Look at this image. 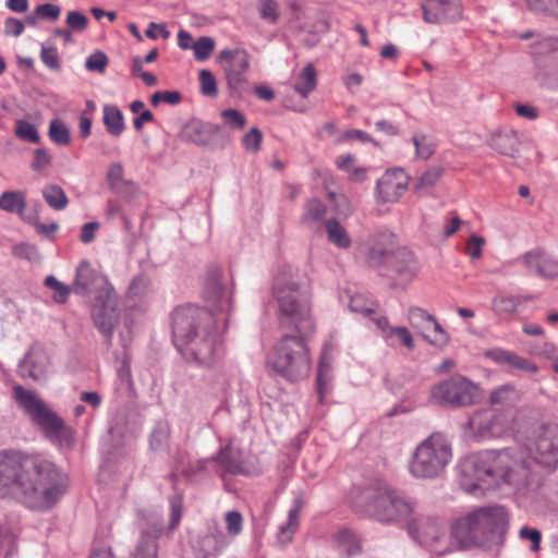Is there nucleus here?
<instances>
[{"label": "nucleus", "mask_w": 558, "mask_h": 558, "mask_svg": "<svg viewBox=\"0 0 558 558\" xmlns=\"http://www.w3.org/2000/svg\"><path fill=\"white\" fill-rule=\"evenodd\" d=\"M104 124L107 132L114 137L123 133L125 129L123 113L116 105L104 106Z\"/></svg>", "instance_id": "obj_31"}, {"label": "nucleus", "mask_w": 558, "mask_h": 558, "mask_svg": "<svg viewBox=\"0 0 558 558\" xmlns=\"http://www.w3.org/2000/svg\"><path fill=\"white\" fill-rule=\"evenodd\" d=\"M508 514L501 506L476 509L456 522V543L460 548L497 544L506 533Z\"/></svg>", "instance_id": "obj_4"}, {"label": "nucleus", "mask_w": 558, "mask_h": 558, "mask_svg": "<svg viewBox=\"0 0 558 558\" xmlns=\"http://www.w3.org/2000/svg\"><path fill=\"white\" fill-rule=\"evenodd\" d=\"M41 61L46 66L53 71L60 70V58L56 47H41L40 51Z\"/></svg>", "instance_id": "obj_59"}, {"label": "nucleus", "mask_w": 558, "mask_h": 558, "mask_svg": "<svg viewBox=\"0 0 558 558\" xmlns=\"http://www.w3.org/2000/svg\"><path fill=\"white\" fill-rule=\"evenodd\" d=\"M520 400V393L515 386L505 384L494 389L489 395V402L493 405L510 407Z\"/></svg>", "instance_id": "obj_32"}, {"label": "nucleus", "mask_w": 558, "mask_h": 558, "mask_svg": "<svg viewBox=\"0 0 558 558\" xmlns=\"http://www.w3.org/2000/svg\"><path fill=\"white\" fill-rule=\"evenodd\" d=\"M226 527L230 535H238L242 531V514L239 511H229L226 513Z\"/></svg>", "instance_id": "obj_62"}, {"label": "nucleus", "mask_w": 558, "mask_h": 558, "mask_svg": "<svg viewBox=\"0 0 558 558\" xmlns=\"http://www.w3.org/2000/svg\"><path fill=\"white\" fill-rule=\"evenodd\" d=\"M65 23L72 32L82 33L87 28L89 20L80 11H69Z\"/></svg>", "instance_id": "obj_55"}, {"label": "nucleus", "mask_w": 558, "mask_h": 558, "mask_svg": "<svg viewBox=\"0 0 558 558\" xmlns=\"http://www.w3.org/2000/svg\"><path fill=\"white\" fill-rule=\"evenodd\" d=\"M41 193L47 205L54 210H63L69 204L65 192L58 184L46 185Z\"/></svg>", "instance_id": "obj_35"}, {"label": "nucleus", "mask_w": 558, "mask_h": 558, "mask_svg": "<svg viewBox=\"0 0 558 558\" xmlns=\"http://www.w3.org/2000/svg\"><path fill=\"white\" fill-rule=\"evenodd\" d=\"M410 177L402 168L387 170L377 181L376 197L380 203H396L409 186Z\"/></svg>", "instance_id": "obj_16"}, {"label": "nucleus", "mask_w": 558, "mask_h": 558, "mask_svg": "<svg viewBox=\"0 0 558 558\" xmlns=\"http://www.w3.org/2000/svg\"><path fill=\"white\" fill-rule=\"evenodd\" d=\"M339 549L348 557H354L362 553V545L359 536L350 530H341L336 534Z\"/></svg>", "instance_id": "obj_33"}, {"label": "nucleus", "mask_w": 558, "mask_h": 558, "mask_svg": "<svg viewBox=\"0 0 558 558\" xmlns=\"http://www.w3.org/2000/svg\"><path fill=\"white\" fill-rule=\"evenodd\" d=\"M531 295H510V294H497L492 301L493 312L502 318H508L513 314L518 313L520 307L533 301Z\"/></svg>", "instance_id": "obj_24"}, {"label": "nucleus", "mask_w": 558, "mask_h": 558, "mask_svg": "<svg viewBox=\"0 0 558 558\" xmlns=\"http://www.w3.org/2000/svg\"><path fill=\"white\" fill-rule=\"evenodd\" d=\"M221 118L223 119L226 125L234 130H243L246 125L245 116L236 109L229 108L222 110Z\"/></svg>", "instance_id": "obj_53"}, {"label": "nucleus", "mask_w": 558, "mask_h": 558, "mask_svg": "<svg viewBox=\"0 0 558 558\" xmlns=\"http://www.w3.org/2000/svg\"><path fill=\"white\" fill-rule=\"evenodd\" d=\"M218 59L227 63L223 71L247 72L250 69V53L243 48L223 49Z\"/></svg>", "instance_id": "obj_26"}, {"label": "nucleus", "mask_w": 558, "mask_h": 558, "mask_svg": "<svg viewBox=\"0 0 558 558\" xmlns=\"http://www.w3.org/2000/svg\"><path fill=\"white\" fill-rule=\"evenodd\" d=\"M50 361L46 350L38 344H34L20 362L19 375L22 378L40 380L46 377Z\"/></svg>", "instance_id": "obj_18"}, {"label": "nucleus", "mask_w": 558, "mask_h": 558, "mask_svg": "<svg viewBox=\"0 0 558 558\" xmlns=\"http://www.w3.org/2000/svg\"><path fill=\"white\" fill-rule=\"evenodd\" d=\"M529 469L530 462L518 457L510 449L500 451H483L468 456L460 462V471L464 477L492 484L497 480L508 481L509 472L518 463Z\"/></svg>", "instance_id": "obj_5"}, {"label": "nucleus", "mask_w": 558, "mask_h": 558, "mask_svg": "<svg viewBox=\"0 0 558 558\" xmlns=\"http://www.w3.org/2000/svg\"><path fill=\"white\" fill-rule=\"evenodd\" d=\"M34 13L41 17V19H48L50 21H56L59 19L61 9L60 7L52 4V3H45L39 4L35 8Z\"/></svg>", "instance_id": "obj_64"}, {"label": "nucleus", "mask_w": 558, "mask_h": 558, "mask_svg": "<svg viewBox=\"0 0 558 558\" xmlns=\"http://www.w3.org/2000/svg\"><path fill=\"white\" fill-rule=\"evenodd\" d=\"M442 168L433 166L423 172L413 183V191L415 193L428 192L441 178Z\"/></svg>", "instance_id": "obj_37"}, {"label": "nucleus", "mask_w": 558, "mask_h": 558, "mask_svg": "<svg viewBox=\"0 0 558 558\" xmlns=\"http://www.w3.org/2000/svg\"><path fill=\"white\" fill-rule=\"evenodd\" d=\"M485 243L486 241L483 236L472 235L468 240L464 251L472 259H477L482 256L483 246Z\"/></svg>", "instance_id": "obj_63"}, {"label": "nucleus", "mask_w": 558, "mask_h": 558, "mask_svg": "<svg viewBox=\"0 0 558 558\" xmlns=\"http://www.w3.org/2000/svg\"><path fill=\"white\" fill-rule=\"evenodd\" d=\"M216 459L229 473L238 474L243 472V457L241 450L238 448L226 446L220 450Z\"/></svg>", "instance_id": "obj_30"}, {"label": "nucleus", "mask_w": 558, "mask_h": 558, "mask_svg": "<svg viewBox=\"0 0 558 558\" xmlns=\"http://www.w3.org/2000/svg\"><path fill=\"white\" fill-rule=\"evenodd\" d=\"M90 316L95 327L110 342L119 322L118 300L113 290L109 292V295L93 296Z\"/></svg>", "instance_id": "obj_11"}, {"label": "nucleus", "mask_w": 558, "mask_h": 558, "mask_svg": "<svg viewBox=\"0 0 558 558\" xmlns=\"http://www.w3.org/2000/svg\"><path fill=\"white\" fill-rule=\"evenodd\" d=\"M417 271V262L413 253L407 246H400L391 255L387 267V277L393 280V284L405 287Z\"/></svg>", "instance_id": "obj_15"}, {"label": "nucleus", "mask_w": 558, "mask_h": 558, "mask_svg": "<svg viewBox=\"0 0 558 558\" xmlns=\"http://www.w3.org/2000/svg\"><path fill=\"white\" fill-rule=\"evenodd\" d=\"M45 284H46L48 288H50V289L54 290V292H56V294H54V301H56L57 303H64V302L68 300V298H69V295H70L71 291H73L72 286L70 287V286H66V284H64V283L60 282V281H59L56 277H53V276H48V277H46V279H45Z\"/></svg>", "instance_id": "obj_51"}, {"label": "nucleus", "mask_w": 558, "mask_h": 558, "mask_svg": "<svg viewBox=\"0 0 558 558\" xmlns=\"http://www.w3.org/2000/svg\"><path fill=\"white\" fill-rule=\"evenodd\" d=\"M221 131L220 125L203 122L201 120L189 121L183 129L186 141L197 146H213L215 137Z\"/></svg>", "instance_id": "obj_21"}, {"label": "nucleus", "mask_w": 558, "mask_h": 558, "mask_svg": "<svg viewBox=\"0 0 558 558\" xmlns=\"http://www.w3.org/2000/svg\"><path fill=\"white\" fill-rule=\"evenodd\" d=\"M151 292V281L149 278L140 275L135 277L129 286L128 295L132 299H142Z\"/></svg>", "instance_id": "obj_46"}, {"label": "nucleus", "mask_w": 558, "mask_h": 558, "mask_svg": "<svg viewBox=\"0 0 558 558\" xmlns=\"http://www.w3.org/2000/svg\"><path fill=\"white\" fill-rule=\"evenodd\" d=\"M15 134L29 143L37 144L40 141L36 126L26 120L16 121Z\"/></svg>", "instance_id": "obj_50"}, {"label": "nucleus", "mask_w": 558, "mask_h": 558, "mask_svg": "<svg viewBox=\"0 0 558 558\" xmlns=\"http://www.w3.org/2000/svg\"><path fill=\"white\" fill-rule=\"evenodd\" d=\"M530 451L536 463L554 470L558 465V426L542 427L530 447Z\"/></svg>", "instance_id": "obj_13"}, {"label": "nucleus", "mask_w": 558, "mask_h": 558, "mask_svg": "<svg viewBox=\"0 0 558 558\" xmlns=\"http://www.w3.org/2000/svg\"><path fill=\"white\" fill-rule=\"evenodd\" d=\"M524 266L535 275L553 279L558 277V260L554 259L546 252L542 250H532L526 252L523 257Z\"/></svg>", "instance_id": "obj_20"}, {"label": "nucleus", "mask_w": 558, "mask_h": 558, "mask_svg": "<svg viewBox=\"0 0 558 558\" xmlns=\"http://www.w3.org/2000/svg\"><path fill=\"white\" fill-rule=\"evenodd\" d=\"M48 136L59 146H66L71 142L70 130L61 119H53L50 121Z\"/></svg>", "instance_id": "obj_39"}, {"label": "nucleus", "mask_w": 558, "mask_h": 558, "mask_svg": "<svg viewBox=\"0 0 558 558\" xmlns=\"http://www.w3.org/2000/svg\"><path fill=\"white\" fill-rule=\"evenodd\" d=\"M326 231L328 239L339 248H349L351 246V239L340 222L332 218L326 221Z\"/></svg>", "instance_id": "obj_36"}, {"label": "nucleus", "mask_w": 558, "mask_h": 558, "mask_svg": "<svg viewBox=\"0 0 558 558\" xmlns=\"http://www.w3.org/2000/svg\"><path fill=\"white\" fill-rule=\"evenodd\" d=\"M107 180L110 189L117 193L120 192V185L123 183V167L121 163L110 165L107 172Z\"/></svg>", "instance_id": "obj_58"}, {"label": "nucleus", "mask_w": 558, "mask_h": 558, "mask_svg": "<svg viewBox=\"0 0 558 558\" xmlns=\"http://www.w3.org/2000/svg\"><path fill=\"white\" fill-rule=\"evenodd\" d=\"M468 433L477 438H498L513 430L514 415L511 411L500 413H480L468 422Z\"/></svg>", "instance_id": "obj_10"}, {"label": "nucleus", "mask_w": 558, "mask_h": 558, "mask_svg": "<svg viewBox=\"0 0 558 558\" xmlns=\"http://www.w3.org/2000/svg\"><path fill=\"white\" fill-rule=\"evenodd\" d=\"M26 202L21 192H4L0 196V208L9 213H22Z\"/></svg>", "instance_id": "obj_41"}, {"label": "nucleus", "mask_w": 558, "mask_h": 558, "mask_svg": "<svg viewBox=\"0 0 558 558\" xmlns=\"http://www.w3.org/2000/svg\"><path fill=\"white\" fill-rule=\"evenodd\" d=\"M349 307L352 312L359 313L363 316L376 315L378 305L371 300L365 299L363 295H353L349 302Z\"/></svg>", "instance_id": "obj_48"}, {"label": "nucleus", "mask_w": 558, "mask_h": 558, "mask_svg": "<svg viewBox=\"0 0 558 558\" xmlns=\"http://www.w3.org/2000/svg\"><path fill=\"white\" fill-rule=\"evenodd\" d=\"M63 494L60 472L39 456L0 452V498H13L34 510L52 508Z\"/></svg>", "instance_id": "obj_2"}, {"label": "nucleus", "mask_w": 558, "mask_h": 558, "mask_svg": "<svg viewBox=\"0 0 558 558\" xmlns=\"http://www.w3.org/2000/svg\"><path fill=\"white\" fill-rule=\"evenodd\" d=\"M412 142L417 158L428 159L435 151L434 141L425 134H414Z\"/></svg>", "instance_id": "obj_47"}, {"label": "nucleus", "mask_w": 558, "mask_h": 558, "mask_svg": "<svg viewBox=\"0 0 558 558\" xmlns=\"http://www.w3.org/2000/svg\"><path fill=\"white\" fill-rule=\"evenodd\" d=\"M229 93L232 97L242 96L247 82L246 72L223 71Z\"/></svg>", "instance_id": "obj_43"}, {"label": "nucleus", "mask_w": 558, "mask_h": 558, "mask_svg": "<svg viewBox=\"0 0 558 558\" xmlns=\"http://www.w3.org/2000/svg\"><path fill=\"white\" fill-rule=\"evenodd\" d=\"M317 84V73L313 64H307L303 68L294 83V90L302 97H307L312 90L315 89Z\"/></svg>", "instance_id": "obj_34"}, {"label": "nucleus", "mask_w": 558, "mask_h": 558, "mask_svg": "<svg viewBox=\"0 0 558 558\" xmlns=\"http://www.w3.org/2000/svg\"><path fill=\"white\" fill-rule=\"evenodd\" d=\"M482 397L481 388L465 377L456 376V404L470 405Z\"/></svg>", "instance_id": "obj_27"}, {"label": "nucleus", "mask_w": 558, "mask_h": 558, "mask_svg": "<svg viewBox=\"0 0 558 558\" xmlns=\"http://www.w3.org/2000/svg\"><path fill=\"white\" fill-rule=\"evenodd\" d=\"M410 535L436 555H444L450 551L453 524L439 518L417 519V530Z\"/></svg>", "instance_id": "obj_9"}, {"label": "nucleus", "mask_w": 558, "mask_h": 558, "mask_svg": "<svg viewBox=\"0 0 558 558\" xmlns=\"http://www.w3.org/2000/svg\"><path fill=\"white\" fill-rule=\"evenodd\" d=\"M304 505L302 495H298L293 499V507L289 510L287 522L279 527L278 539L286 544L289 543L299 524L300 511Z\"/></svg>", "instance_id": "obj_29"}, {"label": "nucleus", "mask_w": 558, "mask_h": 558, "mask_svg": "<svg viewBox=\"0 0 558 558\" xmlns=\"http://www.w3.org/2000/svg\"><path fill=\"white\" fill-rule=\"evenodd\" d=\"M272 296L278 307L279 327L287 331L275 348L272 366L280 375L296 381L310 374L307 341L316 329L307 272L291 265L281 267L274 279Z\"/></svg>", "instance_id": "obj_1"}, {"label": "nucleus", "mask_w": 558, "mask_h": 558, "mask_svg": "<svg viewBox=\"0 0 558 558\" xmlns=\"http://www.w3.org/2000/svg\"><path fill=\"white\" fill-rule=\"evenodd\" d=\"M72 289L76 294L94 296L109 295L113 290L108 279L87 260H82L76 267Z\"/></svg>", "instance_id": "obj_12"}, {"label": "nucleus", "mask_w": 558, "mask_h": 558, "mask_svg": "<svg viewBox=\"0 0 558 558\" xmlns=\"http://www.w3.org/2000/svg\"><path fill=\"white\" fill-rule=\"evenodd\" d=\"M170 522L169 529L174 530L182 518L183 512V498L181 494H174L170 497Z\"/></svg>", "instance_id": "obj_54"}, {"label": "nucleus", "mask_w": 558, "mask_h": 558, "mask_svg": "<svg viewBox=\"0 0 558 558\" xmlns=\"http://www.w3.org/2000/svg\"><path fill=\"white\" fill-rule=\"evenodd\" d=\"M409 322L424 339L435 347L442 348L449 343L450 337L435 317L421 307L409 311Z\"/></svg>", "instance_id": "obj_14"}, {"label": "nucleus", "mask_w": 558, "mask_h": 558, "mask_svg": "<svg viewBox=\"0 0 558 558\" xmlns=\"http://www.w3.org/2000/svg\"><path fill=\"white\" fill-rule=\"evenodd\" d=\"M263 133L257 128H252L243 137V146L248 153H257L260 149Z\"/></svg>", "instance_id": "obj_57"}, {"label": "nucleus", "mask_w": 558, "mask_h": 558, "mask_svg": "<svg viewBox=\"0 0 558 558\" xmlns=\"http://www.w3.org/2000/svg\"><path fill=\"white\" fill-rule=\"evenodd\" d=\"M52 163V156L46 148H37L33 153L32 170L47 177Z\"/></svg>", "instance_id": "obj_45"}, {"label": "nucleus", "mask_w": 558, "mask_h": 558, "mask_svg": "<svg viewBox=\"0 0 558 558\" xmlns=\"http://www.w3.org/2000/svg\"><path fill=\"white\" fill-rule=\"evenodd\" d=\"M157 535L143 533L134 551V558H157Z\"/></svg>", "instance_id": "obj_38"}, {"label": "nucleus", "mask_w": 558, "mask_h": 558, "mask_svg": "<svg viewBox=\"0 0 558 558\" xmlns=\"http://www.w3.org/2000/svg\"><path fill=\"white\" fill-rule=\"evenodd\" d=\"M218 322L226 327L229 320L195 305L178 306L172 312L173 342L185 360L208 367L220 357L222 339Z\"/></svg>", "instance_id": "obj_3"}, {"label": "nucleus", "mask_w": 558, "mask_h": 558, "mask_svg": "<svg viewBox=\"0 0 558 558\" xmlns=\"http://www.w3.org/2000/svg\"><path fill=\"white\" fill-rule=\"evenodd\" d=\"M429 403L441 408L453 405V378H447L430 388Z\"/></svg>", "instance_id": "obj_28"}, {"label": "nucleus", "mask_w": 558, "mask_h": 558, "mask_svg": "<svg viewBox=\"0 0 558 558\" xmlns=\"http://www.w3.org/2000/svg\"><path fill=\"white\" fill-rule=\"evenodd\" d=\"M373 517L383 523L404 522L409 534H415L417 518L414 515V504L400 490L379 484L371 504Z\"/></svg>", "instance_id": "obj_7"}, {"label": "nucleus", "mask_w": 558, "mask_h": 558, "mask_svg": "<svg viewBox=\"0 0 558 558\" xmlns=\"http://www.w3.org/2000/svg\"><path fill=\"white\" fill-rule=\"evenodd\" d=\"M201 93L207 97H216L218 95V84L214 74L209 70L199 72Z\"/></svg>", "instance_id": "obj_52"}, {"label": "nucleus", "mask_w": 558, "mask_h": 558, "mask_svg": "<svg viewBox=\"0 0 558 558\" xmlns=\"http://www.w3.org/2000/svg\"><path fill=\"white\" fill-rule=\"evenodd\" d=\"M327 214V207L326 205L317 199L312 198L306 202L304 206V214L302 217L303 223H312V222H318L325 219Z\"/></svg>", "instance_id": "obj_40"}, {"label": "nucleus", "mask_w": 558, "mask_h": 558, "mask_svg": "<svg viewBox=\"0 0 558 558\" xmlns=\"http://www.w3.org/2000/svg\"><path fill=\"white\" fill-rule=\"evenodd\" d=\"M220 541L213 534L202 536L197 542L196 553L198 558H210L220 551Z\"/></svg>", "instance_id": "obj_42"}, {"label": "nucleus", "mask_w": 558, "mask_h": 558, "mask_svg": "<svg viewBox=\"0 0 558 558\" xmlns=\"http://www.w3.org/2000/svg\"><path fill=\"white\" fill-rule=\"evenodd\" d=\"M486 356L498 364L508 365L512 369H518L530 374H535L538 372V366L533 361L522 357L517 353L508 350H490L486 352Z\"/></svg>", "instance_id": "obj_23"}, {"label": "nucleus", "mask_w": 558, "mask_h": 558, "mask_svg": "<svg viewBox=\"0 0 558 558\" xmlns=\"http://www.w3.org/2000/svg\"><path fill=\"white\" fill-rule=\"evenodd\" d=\"M421 8L424 21L437 24L449 20L453 4L452 0H424Z\"/></svg>", "instance_id": "obj_25"}, {"label": "nucleus", "mask_w": 558, "mask_h": 558, "mask_svg": "<svg viewBox=\"0 0 558 558\" xmlns=\"http://www.w3.org/2000/svg\"><path fill=\"white\" fill-rule=\"evenodd\" d=\"M392 233H379L371 243L364 246V254L371 267H388L391 255L396 252Z\"/></svg>", "instance_id": "obj_19"}, {"label": "nucleus", "mask_w": 558, "mask_h": 558, "mask_svg": "<svg viewBox=\"0 0 558 558\" xmlns=\"http://www.w3.org/2000/svg\"><path fill=\"white\" fill-rule=\"evenodd\" d=\"M109 59L107 54L100 50L95 51L85 61V66L88 71H94L102 74L106 71Z\"/></svg>", "instance_id": "obj_56"}, {"label": "nucleus", "mask_w": 558, "mask_h": 558, "mask_svg": "<svg viewBox=\"0 0 558 558\" xmlns=\"http://www.w3.org/2000/svg\"><path fill=\"white\" fill-rule=\"evenodd\" d=\"M19 407L38 425L48 437H61L65 429L64 421L58 416L34 391L21 385L13 387Z\"/></svg>", "instance_id": "obj_8"}, {"label": "nucleus", "mask_w": 558, "mask_h": 558, "mask_svg": "<svg viewBox=\"0 0 558 558\" xmlns=\"http://www.w3.org/2000/svg\"><path fill=\"white\" fill-rule=\"evenodd\" d=\"M222 270L217 266L208 269L204 296L207 301L213 302V313L216 315L229 313L232 308L231 299L227 296L223 284L221 283Z\"/></svg>", "instance_id": "obj_17"}, {"label": "nucleus", "mask_w": 558, "mask_h": 558, "mask_svg": "<svg viewBox=\"0 0 558 558\" xmlns=\"http://www.w3.org/2000/svg\"><path fill=\"white\" fill-rule=\"evenodd\" d=\"M181 94L177 90H163L153 94L150 97V102L153 106H158L161 101L170 105H177L181 101Z\"/></svg>", "instance_id": "obj_61"}, {"label": "nucleus", "mask_w": 558, "mask_h": 558, "mask_svg": "<svg viewBox=\"0 0 558 558\" xmlns=\"http://www.w3.org/2000/svg\"><path fill=\"white\" fill-rule=\"evenodd\" d=\"M451 457L449 436L434 432L416 446L409 461V472L418 480L436 478L445 472Z\"/></svg>", "instance_id": "obj_6"}, {"label": "nucleus", "mask_w": 558, "mask_h": 558, "mask_svg": "<svg viewBox=\"0 0 558 558\" xmlns=\"http://www.w3.org/2000/svg\"><path fill=\"white\" fill-rule=\"evenodd\" d=\"M215 48V40L211 37L203 36L199 37L193 44V51L195 59L198 61L207 60L213 53Z\"/></svg>", "instance_id": "obj_49"}, {"label": "nucleus", "mask_w": 558, "mask_h": 558, "mask_svg": "<svg viewBox=\"0 0 558 558\" xmlns=\"http://www.w3.org/2000/svg\"><path fill=\"white\" fill-rule=\"evenodd\" d=\"M488 145L499 154L514 158L519 155L521 140L517 131L504 128L492 133Z\"/></svg>", "instance_id": "obj_22"}, {"label": "nucleus", "mask_w": 558, "mask_h": 558, "mask_svg": "<svg viewBox=\"0 0 558 558\" xmlns=\"http://www.w3.org/2000/svg\"><path fill=\"white\" fill-rule=\"evenodd\" d=\"M13 254L20 258H24L31 262L39 259L38 248L29 243H20L13 247Z\"/></svg>", "instance_id": "obj_60"}, {"label": "nucleus", "mask_w": 558, "mask_h": 558, "mask_svg": "<svg viewBox=\"0 0 558 558\" xmlns=\"http://www.w3.org/2000/svg\"><path fill=\"white\" fill-rule=\"evenodd\" d=\"M170 436L169 427L166 423H158L149 437L150 449L154 451L165 450L168 446Z\"/></svg>", "instance_id": "obj_44"}]
</instances>
